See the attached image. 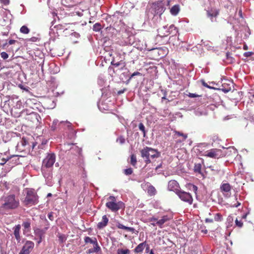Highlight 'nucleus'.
I'll list each match as a JSON object with an SVG mask.
<instances>
[{"instance_id":"1","label":"nucleus","mask_w":254,"mask_h":254,"mask_svg":"<svg viewBox=\"0 0 254 254\" xmlns=\"http://www.w3.org/2000/svg\"><path fill=\"white\" fill-rule=\"evenodd\" d=\"M1 200L2 201L1 207L5 210L15 209L20 205L18 197L14 194L4 195L1 197Z\"/></svg>"},{"instance_id":"2","label":"nucleus","mask_w":254,"mask_h":254,"mask_svg":"<svg viewBox=\"0 0 254 254\" xmlns=\"http://www.w3.org/2000/svg\"><path fill=\"white\" fill-rule=\"evenodd\" d=\"M141 157L144 159L146 164L151 163L150 158L154 159L160 156V153L156 150L150 147H145L140 151Z\"/></svg>"},{"instance_id":"3","label":"nucleus","mask_w":254,"mask_h":254,"mask_svg":"<svg viewBox=\"0 0 254 254\" xmlns=\"http://www.w3.org/2000/svg\"><path fill=\"white\" fill-rule=\"evenodd\" d=\"M109 200L106 203V206L112 212H116L121 209H124L125 205L121 201L117 202L116 197L111 195L108 198Z\"/></svg>"},{"instance_id":"4","label":"nucleus","mask_w":254,"mask_h":254,"mask_svg":"<svg viewBox=\"0 0 254 254\" xmlns=\"http://www.w3.org/2000/svg\"><path fill=\"white\" fill-rule=\"evenodd\" d=\"M38 202V196L33 190H28L27 191L26 197L23 201V203L26 206L35 205Z\"/></svg>"},{"instance_id":"5","label":"nucleus","mask_w":254,"mask_h":254,"mask_svg":"<svg viewBox=\"0 0 254 254\" xmlns=\"http://www.w3.org/2000/svg\"><path fill=\"white\" fill-rule=\"evenodd\" d=\"M165 9L164 4L161 1L153 3L150 8L151 13L154 16L157 15L161 16Z\"/></svg>"},{"instance_id":"6","label":"nucleus","mask_w":254,"mask_h":254,"mask_svg":"<svg viewBox=\"0 0 254 254\" xmlns=\"http://www.w3.org/2000/svg\"><path fill=\"white\" fill-rule=\"evenodd\" d=\"M56 161V155L54 153H49L43 161L42 171H44L45 168H50L53 167Z\"/></svg>"},{"instance_id":"7","label":"nucleus","mask_w":254,"mask_h":254,"mask_svg":"<svg viewBox=\"0 0 254 254\" xmlns=\"http://www.w3.org/2000/svg\"><path fill=\"white\" fill-rule=\"evenodd\" d=\"M84 242L85 244L90 243L94 245V248L90 249L88 250V253L92 254L94 253H98L101 251V248L98 245L97 240L96 238L94 237L91 238L89 237H85L84 239Z\"/></svg>"},{"instance_id":"8","label":"nucleus","mask_w":254,"mask_h":254,"mask_svg":"<svg viewBox=\"0 0 254 254\" xmlns=\"http://www.w3.org/2000/svg\"><path fill=\"white\" fill-rule=\"evenodd\" d=\"M177 194L182 201L188 203L189 204L192 203L193 198L190 193L180 190L177 192Z\"/></svg>"},{"instance_id":"9","label":"nucleus","mask_w":254,"mask_h":254,"mask_svg":"<svg viewBox=\"0 0 254 254\" xmlns=\"http://www.w3.org/2000/svg\"><path fill=\"white\" fill-rule=\"evenodd\" d=\"M34 243L31 241H27L22 248L19 254H30L34 247Z\"/></svg>"},{"instance_id":"10","label":"nucleus","mask_w":254,"mask_h":254,"mask_svg":"<svg viewBox=\"0 0 254 254\" xmlns=\"http://www.w3.org/2000/svg\"><path fill=\"white\" fill-rule=\"evenodd\" d=\"M34 138L32 136L25 137H23L21 140V143L23 146H28L31 147L33 149L37 145V143L33 141Z\"/></svg>"},{"instance_id":"11","label":"nucleus","mask_w":254,"mask_h":254,"mask_svg":"<svg viewBox=\"0 0 254 254\" xmlns=\"http://www.w3.org/2000/svg\"><path fill=\"white\" fill-rule=\"evenodd\" d=\"M170 218L167 215H164L157 222H151V225L155 227L158 226L159 228H162L164 224L169 221Z\"/></svg>"},{"instance_id":"12","label":"nucleus","mask_w":254,"mask_h":254,"mask_svg":"<svg viewBox=\"0 0 254 254\" xmlns=\"http://www.w3.org/2000/svg\"><path fill=\"white\" fill-rule=\"evenodd\" d=\"M232 187L229 183H222L220 187V190L222 193L226 196H230Z\"/></svg>"},{"instance_id":"13","label":"nucleus","mask_w":254,"mask_h":254,"mask_svg":"<svg viewBox=\"0 0 254 254\" xmlns=\"http://www.w3.org/2000/svg\"><path fill=\"white\" fill-rule=\"evenodd\" d=\"M221 152V151L219 149H212L206 151L205 156L213 158H218L220 156Z\"/></svg>"},{"instance_id":"14","label":"nucleus","mask_w":254,"mask_h":254,"mask_svg":"<svg viewBox=\"0 0 254 254\" xmlns=\"http://www.w3.org/2000/svg\"><path fill=\"white\" fill-rule=\"evenodd\" d=\"M168 188L169 190L175 191L176 193H177L178 191H179L180 186L178 183L175 180H171L168 183Z\"/></svg>"},{"instance_id":"15","label":"nucleus","mask_w":254,"mask_h":254,"mask_svg":"<svg viewBox=\"0 0 254 254\" xmlns=\"http://www.w3.org/2000/svg\"><path fill=\"white\" fill-rule=\"evenodd\" d=\"M63 125H66L68 127L71 126V123L69 122H61L59 123L58 120H54L53 122L52 125L51 126V129L52 130H55L57 128V126H61Z\"/></svg>"},{"instance_id":"16","label":"nucleus","mask_w":254,"mask_h":254,"mask_svg":"<svg viewBox=\"0 0 254 254\" xmlns=\"http://www.w3.org/2000/svg\"><path fill=\"white\" fill-rule=\"evenodd\" d=\"M109 222V219L106 215H104L102 216V221L99 222L97 224V228L99 229H102L105 227Z\"/></svg>"},{"instance_id":"17","label":"nucleus","mask_w":254,"mask_h":254,"mask_svg":"<svg viewBox=\"0 0 254 254\" xmlns=\"http://www.w3.org/2000/svg\"><path fill=\"white\" fill-rule=\"evenodd\" d=\"M174 132V137L177 138L178 137H181L182 138L178 140V142H182L184 141L188 137V135L187 134H184L183 132H180L179 131L175 130Z\"/></svg>"},{"instance_id":"18","label":"nucleus","mask_w":254,"mask_h":254,"mask_svg":"<svg viewBox=\"0 0 254 254\" xmlns=\"http://www.w3.org/2000/svg\"><path fill=\"white\" fill-rule=\"evenodd\" d=\"M49 227L47 226L43 229L40 228H36L34 229V234L38 237H44L46 230L48 229Z\"/></svg>"},{"instance_id":"19","label":"nucleus","mask_w":254,"mask_h":254,"mask_svg":"<svg viewBox=\"0 0 254 254\" xmlns=\"http://www.w3.org/2000/svg\"><path fill=\"white\" fill-rule=\"evenodd\" d=\"M62 3L67 7H73L76 4L75 0H61Z\"/></svg>"},{"instance_id":"20","label":"nucleus","mask_w":254,"mask_h":254,"mask_svg":"<svg viewBox=\"0 0 254 254\" xmlns=\"http://www.w3.org/2000/svg\"><path fill=\"white\" fill-rule=\"evenodd\" d=\"M146 243L144 242L139 244L134 250V252L135 254L141 253L143 252L145 247H146Z\"/></svg>"},{"instance_id":"21","label":"nucleus","mask_w":254,"mask_h":254,"mask_svg":"<svg viewBox=\"0 0 254 254\" xmlns=\"http://www.w3.org/2000/svg\"><path fill=\"white\" fill-rule=\"evenodd\" d=\"M21 226L18 224L16 225L14 228V235L17 241H20V230Z\"/></svg>"},{"instance_id":"22","label":"nucleus","mask_w":254,"mask_h":254,"mask_svg":"<svg viewBox=\"0 0 254 254\" xmlns=\"http://www.w3.org/2000/svg\"><path fill=\"white\" fill-rule=\"evenodd\" d=\"M180 10V7L179 4L173 6L170 9V13L173 15H177Z\"/></svg>"},{"instance_id":"23","label":"nucleus","mask_w":254,"mask_h":254,"mask_svg":"<svg viewBox=\"0 0 254 254\" xmlns=\"http://www.w3.org/2000/svg\"><path fill=\"white\" fill-rule=\"evenodd\" d=\"M117 227L119 229H124L127 231L131 232L132 233H133L134 231V229L133 228L125 226L121 223H118L117 225Z\"/></svg>"},{"instance_id":"24","label":"nucleus","mask_w":254,"mask_h":254,"mask_svg":"<svg viewBox=\"0 0 254 254\" xmlns=\"http://www.w3.org/2000/svg\"><path fill=\"white\" fill-rule=\"evenodd\" d=\"M147 192L151 196L154 195L156 193V190L153 186H149L147 189Z\"/></svg>"},{"instance_id":"25","label":"nucleus","mask_w":254,"mask_h":254,"mask_svg":"<svg viewBox=\"0 0 254 254\" xmlns=\"http://www.w3.org/2000/svg\"><path fill=\"white\" fill-rule=\"evenodd\" d=\"M111 64H112L113 65H114V66H116V67H118V66H119V65H123V67H122V68H123V67H124L126 66V63H125V62H124L123 61H122V60L120 61V62H117V63H115V62H114V61H113L111 62Z\"/></svg>"},{"instance_id":"26","label":"nucleus","mask_w":254,"mask_h":254,"mask_svg":"<svg viewBox=\"0 0 254 254\" xmlns=\"http://www.w3.org/2000/svg\"><path fill=\"white\" fill-rule=\"evenodd\" d=\"M201 164L200 163L195 164L194 166V171L195 172L198 173L199 174L201 173Z\"/></svg>"},{"instance_id":"27","label":"nucleus","mask_w":254,"mask_h":254,"mask_svg":"<svg viewBox=\"0 0 254 254\" xmlns=\"http://www.w3.org/2000/svg\"><path fill=\"white\" fill-rule=\"evenodd\" d=\"M102 29V25L99 23H95L93 26V30L96 32L100 31Z\"/></svg>"},{"instance_id":"28","label":"nucleus","mask_w":254,"mask_h":254,"mask_svg":"<svg viewBox=\"0 0 254 254\" xmlns=\"http://www.w3.org/2000/svg\"><path fill=\"white\" fill-rule=\"evenodd\" d=\"M20 31L23 34H28L29 33L30 30L26 26L23 25L20 28Z\"/></svg>"},{"instance_id":"29","label":"nucleus","mask_w":254,"mask_h":254,"mask_svg":"<svg viewBox=\"0 0 254 254\" xmlns=\"http://www.w3.org/2000/svg\"><path fill=\"white\" fill-rule=\"evenodd\" d=\"M137 160L136 156L134 154H132L130 156V164L133 166H135L136 164Z\"/></svg>"},{"instance_id":"30","label":"nucleus","mask_w":254,"mask_h":254,"mask_svg":"<svg viewBox=\"0 0 254 254\" xmlns=\"http://www.w3.org/2000/svg\"><path fill=\"white\" fill-rule=\"evenodd\" d=\"M130 251L128 249H118L117 254H129Z\"/></svg>"},{"instance_id":"31","label":"nucleus","mask_w":254,"mask_h":254,"mask_svg":"<svg viewBox=\"0 0 254 254\" xmlns=\"http://www.w3.org/2000/svg\"><path fill=\"white\" fill-rule=\"evenodd\" d=\"M138 127L139 130L143 132V136L145 137L146 135V131L144 125L142 123H140L138 125Z\"/></svg>"},{"instance_id":"32","label":"nucleus","mask_w":254,"mask_h":254,"mask_svg":"<svg viewBox=\"0 0 254 254\" xmlns=\"http://www.w3.org/2000/svg\"><path fill=\"white\" fill-rule=\"evenodd\" d=\"M223 219L222 216L220 213H216L214 216V220L216 221H221Z\"/></svg>"},{"instance_id":"33","label":"nucleus","mask_w":254,"mask_h":254,"mask_svg":"<svg viewBox=\"0 0 254 254\" xmlns=\"http://www.w3.org/2000/svg\"><path fill=\"white\" fill-rule=\"evenodd\" d=\"M123 172L126 175H130L131 174H132L133 170L132 168H129L128 169H125Z\"/></svg>"},{"instance_id":"34","label":"nucleus","mask_w":254,"mask_h":254,"mask_svg":"<svg viewBox=\"0 0 254 254\" xmlns=\"http://www.w3.org/2000/svg\"><path fill=\"white\" fill-rule=\"evenodd\" d=\"M16 42H17V41L15 40H10L8 41V43H6L2 45V48H4L7 44L9 45H12L15 44Z\"/></svg>"},{"instance_id":"35","label":"nucleus","mask_w":254,"mask_h":254,"mask_svg":"<svg viewBox=\"0 0 254 254\" xmlns=\"http://www.w3.org/2000/svg\"><path fill=\"white\" fill-rule=\"evenodd\" d=\"M23 226L24 227L25 230L27 229H29L30 227V223L29 222L26 221L23 222L22 224Z\"/></svg>"},{"instance_id":"36","label":"nucleus","mask_w":254,"mask_h":254,"mask_svg":"<svg viewBox=\"0 0 254 254\" xmlns=\"http://www.w3.org/2000/svg\"><path fill=\"white\" fill-rule=\"evenodd\" d=\"M218 13H219V12L218 11H216L215 12H213V13H211L209 11L207 12V14H208V16L211 17L217 16V15L218 14Z\"/></svg>"},{"instance_id":"37","label":"nucleus","mask_w":254,"mask_h":254,"mask_svg":"<svg viewBox=\"0 0 254 254\" xmlns=\"http://www.w3.org/2000/svg\"><path fill=\"white\" fill-rule=\"evenodd\" d=\"M235 223L236 226L239 227V228H241L243 225V223L242 222V221L239 220L237 218L235 220Z\"/></svg>"},{"instance_id":"38","label":"nucleus","mask_w":254,"mask_h":254,"mask_svg":"<svg viewBox=\"0 0 254 254\" xmlns=\"http://www.w3.org/2000/svg\"><path fill=\"white\" fill-rule=\"evenodd\" d=\"M0 56L3 60H6L8 58V55L5 52L0 53Z\"/></svg>"},{"instance_id":"39","label":"nucleus","mask_w":254,"mask_h":254,"mask_svg":"<svg viewBox=\"0 0 254 254\" xmlns=\"http://www.w3.org/2000/svg\"><path fill=\"white\" fill-rule=\"evenodd\" d=\"M12 157V156L9 157H8L6 159H4V158H2L1 160H2V162L0 163V165L2 166V165H4L7 161H8Z\"/></svg>"},{"instance_id":"40","label":"nucleus","mask_w":254,"mask_h":254,"mask_svg":"<svg viewBox=\"0 0 254 254\" xmlns=\"http://www.w3.org/2000/svg\"><path fill=\"white\" fill-rule=\"evenodd\" d=\"M159 219H158V218L155 217L154 216H153V217H150L148 219V222H157V221H158Z\"/></svg>"},{"instance_id":"41","label":"nucleus","mask_w":254,"mask_h":254,"mask_svg":"<svg viewBox=\"0 0 254 254\" xmlns=\"http://www.w3.org/2000/svg\"><path fill=\"white\" fill-rule=\"evenodd\" d=\"M117 141H119L121 144H123L125 142V139L123 136H120L117 139Z\"/></svg>"},{"instance_id":"42","label":"nucleus","mask_w":254,"mask_h":254,"mask_svg":"<svg viewBox=\"0 0 254 254\" xmlns=\"http://www.w3.org/2000/svg\"><path fill=\"white\" fill-rule=\"evenodd\" d=\"M254 54V53L252 52H245L244 54V56L247 58L248 57H251V56H252Z\"/></svg>"},{"instance_id":"43","label":"nucleus","mask_w":254,"mask_h":254,"mask_svg":"<svg viewBox=\"0 0 254 254\" xmlns=\"http://www.w3.org/2000/svg\"><path fill=\"white\" fill-rule=\"evenodd\" d=\"M48 218L50 220L53 221L54 219V216H53V212H51L49 213V214H48Z\"/></svg>"},{"instance_id":"44","label":"nucleus","mask_w":254,"mask_h":254,"mask_svg":"<svg viewBox=\"0 0 254 254\" xmlns=\"http://www.w3.org/2000/svg\"><path fill=\"white\" fill-rule=\"evenodd\" d=\"M38 40V38L36 37H32L31 38L28 39L27 40V41H30L33 42H35Z\"/></svg>"},{"instance_id":"45","label":"nucleus","mask_w":254,"mask_h":254,"mask_svg":"<svg viewBox=\"0 0 254 254\" xmlns=\"http://www.w3.org/2000/svg\"><path fill=\"white\" fill-rule=\"evenodd\" d=\"M188 96H189V97H190V98H194V97H197L200 96L199 95H198L197 94H194V93H189Z\"/></svg>"},{"instance_id":"46","label":"nucleus","mask_w":254,"mask_h":254,"mask_svg":"<svg viewBox=\"0 0 254 254\" xmlns=\"http://www.w3.org/2000/svg\"><path fill=\"white\" fill-rule=\"evenodd\" d=\"M191 187V189L192 190L195 192L196 193V191L197 190V187L195 186V185H191L190 186Z\"/></svg>"},{"instance_id":"47","label":"nucleus","mask_w":254,"mask_h":254,"mask_svg":"<svg viewBox=\"0 0 254 254\" xmlns=\"http://www.w3.org/2000/svg\"><path fill=\"white\" fill-rule=\"evenodd\" d=\"M1 3H3L4 5H7L9 3V0H0Z\"/></svg>"},{"instance_id":"48","label":"nucleus","mask_w":254,"mask_h":254,"mask_svg":"<svg viewBox=\"0 0 254 254\" xmlns=\"http://www.w3.org/2000/svg\"><path fill=\"white\" fill-rule=\"evenodd\" d=\"M141 73H140L139 72H138V71H136V72H133L130 76V78L133 77V76H135V75H141Z\"/></svg>"},{"instance_id":"49","label":"nucleus","mask_w":254,"mask_h":254,"mask_svg":"<svg viewBox=\"0 0 254 254\" xmlns=\"http://www.w3.org/2000/svg\"><path fill=\"white\" fill-rule=\"evenodd\" d=\"M56 27L57 28V29H62L63 28V25H58L56 26Z\"/></svg>"},{"instance_id":"50","label":"nucleus","mask_w":254,"mask_h":254,"mask_svg":"<svg viewBox=\"0 0 254 254\" xmlns=\"http://www.w3.org/2000/svg\"><path fill=\"white\" fill-rule=\"evenodd\" d=\"M39 240L38 241V244H40L42 242V239H43V237H39Z\"/></svg>"},{"instance_id":"51","label":"nucleus","mask_w":254,"mask_h":254,"mask_svg":"<svg viewBox=\"0 0 254 254\" xmlns=\"http://www.w3.org/2000/svg\"><path fill=\"white\" fill-rule=\"evenodd\" d=\"M202 84H203V85H204V86H205L206 87H209V86L204 81L202 82Z\"/></svg>"},{"instance_id":"52","label":"nucleus","mask_w":254,"mask_h":254,"mask_svg":"<svg viewBox=\"0 0 254 254\" xmlns=\"http://www.w3.org/2000/svg\"><path fill=\"white\" fill-rule=\"evenodd\" d=\"M77 150H78V153H79V155H80L81 152V151H82V150H81V148H78V147H77Z\"/></svg>"},{"instance_id":"53","label":"nucleus","mask_w":254,"mask_h":254,"mask_svg":"<svg viewBox=\"0 0 254 254\" xmlns=\"http://www.w3.org/2000/svg\"><path fill=\"white\" fill-rule=\"evenodd\" d=\"M161 166H162V165H161V164H160V165H159L158 166H157L156 167V170H157V169H158L159 168H161Z\"/></svg>"},{"instance_id":"54","label":"nucleus","mask_w":254,"mask_h":254,"mask_svg":"<svg viewBox=\"0 0 254 254\" xmlns=\"http://www.w3.org/2000/svg\"><path fill=\"white\" fill-rule=\"evenodd\" d=\"M202 232L204 234H207V230H202Z\"/></svg>"},{"instance_id":"55","label":"nucleus","mask_w":254,"mask_h":254,"mask_svg":"<svg viewBox=\"0 0 254 254\" xmlns=\"http://www.w3.org/2000/svg\"><path fill=\"white\" fill-rule=\"evenodd\" d=\"M243 49H244L245 50H248V46H247V45H244V48H243Z\"/></svg>"},{"instance_id":"56","label":"nucleus","mask_w":254,"mask_h":254,"mask_svg":"<svg viewBox=\"0 0 254 254\" xmlns=\"http://www.w3.org/2000/svg\"><path fill=\"white\" fill-rule=\"evenodd\" d=\"M149 254H154L152 250L150 251Z\"/></svg>"},{"instance_id":"57","label":"nucleus","mask_w":254,"mask_h":254,"mask_svg":"<svg viewBox=\"0 0 254 254\" xmlns=\"http://www.w3.org/2000/svg\"><path fill=\"white\" fill-rule=\"evenodd\" d=\"M146 246H147V248H146V251H148V249H149V246H148L147 244H146Z\"/></svg>"},{"instance_id":"58","label":"nucleus","mask_w":254,"mask_h":254,"mask_svg":"<svg viewBox=\"0 0 254 254\" xmlns=\"http://www.w3.org/2000/svg\"><path fill=\"white\" fill-rule=\"evenodd\" d=\"M165 99H166L165 96H164V97H163L162 98V101H163V100H165Z\"/></svg>"},{"instance_id":"59","label":"nucleus","mask_w":254,"mask_h":254,"mask_svg":"<svg viewBox=\"0 0 254 254\" xmlns=\"http://www.w3.org/2000/svg\"><path fill=\"white\" fill-rule=\"evenodd\" d=\"M240 205V203H239V202H238V204H237V205H236L235 206H236V207H238V206L239 205Z\"/></svg>"},{"instance_id":"60","label":"nucleus","mask_w":254,"mask_h":254,"mask_svg":"<svg viewBox=\"0 0 254 254\" xmlns=\"http://www.w3.org/2000/svg\"><path fill=\"white\" fill-rule=\"evenodd\" d=\"M224 91H225V92H228L229 91V90H225Z\"/></svg>"},{"instance_id":"61","label":"nucleus","mask_w":254,"mask_h":254,"mask_svg":"<svg viewBox=\"0 0 254 254\" xmlns=\"http://www.w3.org/2000/svg\"><path fill=\"white\" fill-rule=\"evenodd\" d=\"M51 195H52V194H51V193H49V194H48V196H51Z\"/></svg>"},{"instance_id":"62","label":"nucleus","mask_w":254,"mask_h":254,"mask_svg":"<svg viewBox=\"0 0 254 254\" xmlns=\"http://www.w3.org/2000/svg\"><path fill=\"white\" fill-rule=\"evenodd\" d=\"M3 35H7V34L4 33L3 34Z\"/></svg>"},{"instance_id":"63","label":"nucleus","mask_w":254,"mask_h":254,"mask_svg":"<svg viewBox=\"0 0 254 254\" xmlns=\"http://www.w3.org/2000/svg\"><path fill=\"white\" fill-rule=\"evenodd\" d=\"M246 217V215L244 216L243 217V218H245Z\"/></svg>"},{"instance_id":"64","label":"nucleus","mask_w":254,"mask_h":254,"mask_svg":"<svg viewBox=\"0 0 254 254\" xmlns=\"http://www.w3.org/2000/svg\"><path fill=\"white\" fill-rule=\"evenodd\" d=\"M252 97L254 98V94L252 95Z\"/></svg>"}]
</instances>
